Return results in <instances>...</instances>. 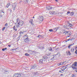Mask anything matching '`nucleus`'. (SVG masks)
I'll use <instances>...</instances> for the list:
<instances>
[{
	"mask_svg": "<svg viewBox=\"0 0 77 77\" xmlns=\"http://www.w3.org/2000/svg\"><path fill=\"white\" fill-rule=\"evenodd\" d=\"M10 3H8L7 5H6V7L7 8H8V7H9V6H10Z\"/></svg>",
	"mask_w": 77,
	"mask_h": 77,
	"instance_id": "412c9836",
	"label": "nucleus"
},
{
	"mask_svg": "<svg viewBox=\"0 0 77 77\" xmlns=\"http://www.w3.org/2000/svg\"><path fill=\"white\" fill-rule=\"evenodd\" d=\"M73 39V40H74V38H72V39H69L68 40H67V41H72V40Z\"/></svg>",
	"mask_w": 77,
	"mask_h": 77,
	"instance_id": "b1692460",
	"label": "nucleus"
},
{
	"mask_svg": "<svg viewBox=\"0 0 77 77\" xmlns=\"http://www.w3.org/2000/svg\"><path fill=\"white\" fill-rule=\"evenodd\" d=\"M5 29V27H4L2 29V31H4V30Z\"/></svg>",
	"mask_w": 77,
	"mask_h": 77,
	"instance_id": "473e14b6",
	"label": "nucleus"
},
{
	"mask_svg": "<svg viewBox=\"0 0 77 77\" xmlns=\"http://www.w3.org/2000/svg\"><path fill=\"white\" fill-rule=\"evenodd\" d=\"M13 29L14 30H15V31H17V29L15 28V26H14Z\"/></svg>",
	"mask_w": 77,
	"mask_h": 77,
	"instance_id": "aec40b11",
	"label": "nucleus"
},
{
	"mask_svg": "<svg viewBox=\"0 0 77 77\" xmlns=\"http://www.w3.org/2000/svg\"><path fill=\"white\" fill-rule=\"evenodd\" d=\"M75 71L76 72H77V68H75Z\"/></svg>",
	"mask_w": 77,
	"mask_h": 77,
	"instance_id": "e433bc0d",
	"label": "nucleus"
},
{
	"mask_svg": "<svg viewBox=\"0 0 77 77\" xmlns=\"http://www.w3.org/2000/svg\"><path fill=\"white\" fill-rule=\"evenodd\" d=\"M38 19L40 21H43V20H44V18H43V17L42 16H39Z\"/></svg>",
	"mask_w": 77,
	"mask_h": 77,
	"instance_id": "6e6552de",
	"label": "nucleus"
},
{
	"mask_svg": "<svg viewBox=\"0 0 77 77\" xmlns=\"http://www.w3.org/2000/svg\"><path fill=\"white\" fill-rule=\"evenodd\" d=\"M33 18H35V17H33Z\"/></svg>",
	"mask_w": 77,
	"mask_h": 77,
	"instance_id": "de8ad7c7",
	"label": "nucleus"
},
{
	"mask_svg": "<svg viewBox=\"0 0 77 77\" xmlns=\"http://www.w3.org/2000/svg\"><path fill=\"white\" fill-rule=\"evenodd\" d=\"M59 29L58 27H57L56 28H54V31H55V32H56V31H57V29Z\"/></svg>",
	"mask_w": 77,
	"mask_h": 77,
	"instance_id": "6ab92c4d",
	"label": "nucleus"
},
{
	"mask_svg": "<svg viewBox=\"0 0 77 77\" xmlns=\"http://www.w3.org/2000/svg\"><path fill=\"white\" fill-rule=\"evenodd\" d=\"M74 12H71L70 13V16H72V15H74Z\"/></svg>",
	"mask_w": 77,
	"mask_h": 77,
	"instance_id": "a211bd4d",
	"label": "nucleus"
},
{
	"mask_svg": "<svg viewBox=\"0 0 77 77\" xmlns=\"http://www.w3.org/2000/svg\"><path fill=\"white\" fill-rule=\"evenodd\" d=\"M1 71L2 72H3L5 74H8L9 73V72L8 71H7L5 70L4 69H2Z\"/></svg>",
	"mask_w": 77,
	"mask_h": 77,
	"instance_id": "0eeeda50",
	"label": "nucleus"
},
{
	"mask_svg": "<svg viewBox=\"0 0 77 77\" xmlns=\"http://www.w3.org/2000/svg\"><path fill=\"white\" fill-rule=\"evenodd\" d=\"M49 32H52L53 29H49Z\"/></svg>",
	"mask_w": 77,
	"mask_h": 77,
	"instance_id": "2f4dec72",
	"label": "nucleus"
},
{
	"mask_svg": "<svg viewBox=\"0 0 77 77\" xmlns=\"http://www.w3.org/2000/svg\"><path fill=\"white\" fill-rule=\"evenodd\" d=\"M50 53H49L48 54H47L48 56H49V55H50Z\"/></svg>",
	"mask_w": 77,
	"mask_h": 77,
	"instance_id": "58836bf2",
	"label": "nucleus"
},
{
	"mask_svg": "<svg viewBox=\"0 0 77 77\" xmlns=\"http://www.w3.org/2000/svg\"><path fill=\"white\" fill-rule=\"evenodd\" d=\"M75 53L76 54H77V51H75Z\"/></svg>",
	"mask_w": 77,
	"mask_h": 77,
	"instance_id": "ea45409f",
	"label": "nucleus"
},
{
	"mask_svg": "<svg viewBox=\"0 0 77 77\" xmlns=\"http://www.w3.org/2000/svg\"><path fill=\"white\" fill-rule=\"evenodd\" d=\"M60 14H61V15L62 14V13H60Z\"/></svg>",
	"mask_w": 77,
	"mask_h": 77,
	"instance_id": "09e8293b",
	"label": "nucleus"
},
{
	"mask_svg": "<svg viewBox=\"0 0 77 77\" xmlns=\"http://www.w3.org/2000/svg\"><path fill=\"white\" fill-rule=\"evenodd\" d=\"M23 21H20L19 19H17L15 24L17 27H20L23 26Z\"/></svg>",
	"mask_w": 77,
	"mask_h": 77,
	"instance_id": "f257e3e1",
	"label": "nucleus"
},
{
	"mask_svg": "<svg viewBox=\"0 0 77 77\" xmlns=\"http://www.w3.org/2000/svg\"><path fill=\"white\" fill-rule=\"evenodd\" d=\"M73 44H74V43H73Z\"/></svg>",
	"mask_w": 77,
	"mask_h": 77,
	"instance_id": "3c124183",
	"label": "nucleus"
},
{
	"mask_svg": "<svg viewBox=\"0 0 77 77\" xmlns=\"http://www.w3.org/2000/svg\"><path fill=\"white\" fill-rule=\"evenodd\" d=\"M12 50H14V49H12Z\"/></svg>",
	"mask_w": 77,
	"mask_h": 77,
	"instance_id": "8fccbe9b",
	"label": "nucleus"
},
{
	"mask_svg": "<svg viewBox=\"0 0 77 77\" xmlns=\"http://www.w3.org/2000/svg\"><path fill=\"white\" fill-rule=\"evenodd\" d=\"M48 59V57L46 56H44L43 57V60H47Z\"/></svg>",
	"mask_w": 77,
	"mask_h": 77,
	"instance_id": "9d476101",
	"label": "nucleus"
},
{
	"mask_svg": "<svg viewBox=\"0 0 77 77\" xmlns=\"http://www.w3.org/2000/svg\"><path fill=\"white\" fill-rule=\"evenodd\" d=\"M76 66L77 67V62H75L72 65V67L73 69L76 68Z\"/></svg>",
	"mask_w": 77,
	"mask_h": 77,
	"instance_id": "423d86ee",
	"label": "nucleus"
},
{
	"mask_svg": "<svg viewBox=\"0 0 77 77\" xmlns=\"http://www.w3.org/2000/svg\"><path fill=\"white\" fill-rule=\"evenodd\" d=\"M67 68L66 66H64L63 67L61 68V70H60L59 72H62V71H63L64 70H65Z\"/></svg>",
	"mask_w": 77,
	"mask_h": 77,
	"instance_id": "39448f33",
	"label": "nucleus"
},
{
	"mask_svg": "<svg viewBox=\"0 0 77 77\" xmlns=\"http://www.w3.org/2000/svg\"><path fill=\"white\" fill-rule=\"evenodd\" d=\"M56 2H58V0H55Z\"/></svg>",
	"mask_w": 77,
	"mask_h": 77,
	"instance_id": "c03bdc74",
	"label": "nucleus"
},
{
	"mask_svg": "<svg viewBox=\"0 0 77 77\" xmlns=\"http://www.w3.org/2000/svg\"><path fill=\"white\" fill-rule=\"evenodd\" d=\"M36 67V66L35 65L32 66L31 68L32 69H34Z\"/></svg>",
	"mask_w": 77,
	"mask_h": 77,
	"instance_id": "5701e85b",
	"label": "nucleus"
},
{
	"mask_svg": "<svg viewBox=\"0 0 77 77\" xmlns=\"http://www.w3.org/2000/svg\"><path fill=\"white\" fill-rule=\"evenodd\" d=\"M13 77H24V75H20L18 74H16L13 75Z\"/></svg>",
	"mask_w": 77,
	"mask_h": 77,
	"instance_id": "20e7f679",
	"label": "nucleus"
},
{
	"mask_svg": "<svg viewBox=\"0 0 77 77\" xmlns=\"http://www.w3.org/2000/svg\"><path fill=\"white\" fill-rule=\"evenodd\" d=\"M0 44H2V42H0Z\"/></svg>",
	"mask_w": 77,
	"mask_h": 77,
	"instance_id": "49530a36",
	"label": "nucleus"
},
{
	"mask_svg": "<svg viewBox=\"0 0 77 77\" xmlns=\"http://www.w3.org/2000/svg\"><path fill=\"white\" fill-rule=\"evenodd\" d=\"M6 49H7V48H4L2 49V51H5V50H6Z\"/></svg>",
	"mask_w": 77,
	"mask_h": 77,
	"instance_id": "cd10ccee",
	"label": "nucleus"
},
{
	"mask_svg": "<svg viewBox=\"0 0 77 77\" xmlns=\"http://www.w3.org/2000/svg\"><path fill=\"white\" fill-rule=\"evenodd\" d=\"M52 9V7H50L49 8H48L47 9V10H50V9Z\"/></svg>",
	"mask_w": 77,
	"mask_h": 77,
	"instance_id": "4be33fe9",
	"label": "nucleus"
},
{
	"mask_svg": "<svg viewBox=\"0 0 77 77\" xmlns=\"http://www.w3.org/2000/svg\"><path fill=\"white\" fill-rule=\"evenodd\" d=\"M39 74H40V73L39 72H34V75H39Z\"/></svg>",
	"mask_w": 77,
	"mask_h": 77,
	"instance_id": "4468645a",
	"label": "nucleus"
},
{
	"mask_svg": "<svg viewBox=\"0 0 77 77\" xmlns=\"http://www.w3.org/2000/svg\"><path fill=\"white\" fill-rule=\"evenodd\" d=\"M25 56H28L29 55V54L27 53H25Z\"/></svg>",
	"mask_w": 77,
	"mask_h": 77,
	"instance_id": "c756f323",
	"label": "nucleus"
},
{
	"mask_svg": "<svg viewBox=\"0 0 77 77\" xmlns=\"http://www.w3.org/2000/svg\"><path fill=\"white\" fill-rule=\"evenodd\" d=\"M26 3H28V0H26Z\"/></svg>",
	"mask_w": 77,
	"mask_h": 77,
	"instance_id": "a19ab883",
	"label": "nucleus"
},
{
	"mask_svg": "<svg viewBox=\"0 0 77 77\" xmlns=\"http://www.w3.org/2000/svg\"><path fill=\"white\" fill-rule=\"evenodd\" d=\"M38 38H39L40 37V35H38Z\"/></svg>",
	"mask_w": 77,
	"mask_h": 77,
	"instance_id": "a18cd8bd",
	"label": "nucleus"
},
{
	"mask_svg": "<svg viewBox=\"0 0 77 77\" xmlns=\"http://www.w3.org/2000/svg\"><path fill=\"white\" fill-rule=\"evenodd\" d=\"M24 40L25 42H26V43L28 42L29 41L28 39V38H26V39H25Z\"/></svg>",
	"mask_w": 77,
	"mask_h": 77,
	"instance_id": "f3484780",
	"label": "nucleus"
},
{
	"mask_svg": "<svg viewBox=\"0 0 77 77\" xmlns=\"http://www.w3.org/2000/svg\"><path fill=\"white\" fill-rule=\"evenodd\" d=\"M50 14H51V15H52L54 14V15H56V14H57V13H56V12L55 11H51L50 12H49Z\"/></svg>",
	"mask_w": 77,
	"mask_h": 77,
	"instance_id": "1a4fd4ad",
	"label": "nucleus"
},
{
	"mask_svg": "<svg viewBox=\"0 0 77 77\" xmlns=\"http://www.w3.org/2000/svg\"><path fill=\"white\" fill-rule=\"evenodd\" d=\"M5 26H6L7 27L8 26V23H6L5 25Z\"/></svg>",
	"mask_w": 77,
	"mask_h": 77,
	"instance_id": "72a5a7b5",
	"label": "nucleus"
},
{
	"mask_svg": "<svg viewBox=\"0 0 77 77\" xmlns=\"http://www.w3.org/2000/svg\"><path fill=\"white\" fill-rule=\"evenodd\" d=\"M39 63H40V64H42V63H43V61L41 59L39 61Z\"/></svg>",
	"mask_w": 77,
	"mask_h": 77,
	"instance_id": "2eb2a0df",
	"label": "nucleus"
},
{
	"mask_svg": "<svg viewBox=\"0 0 77 77\" xmlns=\"http://www.w3.org/2000/svg\"><path fill=\"white\" fill-rule=\"evenodd\" d=\"M71 45H69V46H68V48H69L70 49V47H71Z\"/></svg>",
	"mask_w": 77,
	"mask_h": 77,
	"instance_id": "c85d7f7f",
	"label": "nucleus"
},
{
	"mask_svg": "<svg viewBox=\"0 0 77 77\" xmlns=\"http://www.w3.org/2000/svg\"><path fill=\"white\" fill-rule=\"evenodd\" d=\"M20 34H23V32H20Z\"/></svg>",
	"mask_w": 77,
	"mask_h": 77,
	"instance_id": "c9c22d12",
	"label": "nucleus"
},
{
	"mask_svg": "<svg viewBox=\"0 0 77 77\" xmlns=\"http://www.w3.org/2000/svg\"><path fill=\"white\" fill-rule=\"evenodd\" d=\"M49 50H50V51H52V49L51 48H50L49 49Z\"/></svg>",
	"mask_w": 77,
	"mask_h": 77,
	"instance_id": "f704fd0d",
	"label": "nucleus"
},
{
	"mask_svg": "<svg viewBox=\"0 0 77 77\" xmlns=\"http://www.w3.org/2000/svg\"><path fill=\"white\" fill-rule=\"evenodd\" d=\"M65 63L64 62H63V63H59L58 64V66H60V65H62L63 64Z\"/></svg>",
	"mask_w": 77,
	"mask_h": 77,
	"instance_id": "dca6fc26",
	"label": "nucleus"
},
{
	"mask_svg": "<svg viewBox=\"0 0 77 77\" xmlns=\"http://www.w3.org/2000/svg\"><path fill=\"white\" fill-rule=\"evenodd\" d=\"M69 51H67L66 52V53H67V54H68V52H69Z\"/></svg>",
	"mask_w": 77,
	"mask_h": 77,
	"instance_id": "79ce46f5",
	"label": "nucleus"
},
{
	"mask_svg": "<svg viewBox=\"0 0 77 77\" xmlns=\"http://www.w3.org/2000/svg\"><path fill=\"white\" fill-rule=\"evenodd\" d=\"M33 22V20H31L30 21H29V23L32 24V26H33L34 24H33V23L32 22Z\"/></svg>",
	"mask_w": 77,
	"mask_h": 77,
	"instance_id": "ddd939ff",
	"label": "nucleus"
},
{
	"mask_svg": "<svg viewBox=\"0 0 77 77\" xmlns=\"http://www.w3.org/2000/svg\"><path fill=\"white\" fill-rule=\"evenodd\" d=\"M56 55L57 56H60V53H58Z\"/></svg>",
	"mask_w": 77,
	"mask_h": 77,
	"instance_id": "a878e982",
	"label": "nucleus"
},
{
	"mask_svg": "<svg viewBox=\"0 0 77 77\" xmlns=\"http://www.w3.org/2000/svg\"><path fill=\"white\" fill-rule=\"evenodd\" d=\"M63 33H65L66 35H67L68 37H69L70 36H71V32L69 31H66V30H65L64 31H63Z\"/></svg>",
	"mask_w": 77,
	"mask_h": 77,
	"instance_id": "7ed1b4c3",
	"label": "nucleus"
},
{
	"mask_svg": "<svg viewBox=\"0 0 77 77\" xmlns=\"http://www.w3.org/2000/svg\"><path fill=\"white\" fill-rule=\"evenodd\" d=\"M28 38V35H26L23 37L24 40L26 39H27Z\"/></svg>",
	"mask_w": 77,
	"mask_h": 77,
	"instance_id": "f8f14e48",
	"label": "nucleus"
},
{
	"mask_svg": "<svg viewBox=\"0 0 77 77\" xmlns=\"http://www.w3.org/2000/svg\"><path fill=\"white\" fill-rule=\"evenodd\" d=\"M72 25L71 23H67L66 27L64 26V27L66 29H71V27H72Z\"/></svg>",
	"mask_w": 77,
	"mask_h": 77,
	"instance_id": "f03ea898",
	"label": "nucleus"
},
{
	"mask_svg": "<svg viewBox=\"0 0 77 77\" xmlns=\"http://www.w3.org/2000/svg\"><path fill=\"white\" fill-rule=\"evenodd\" d=\"M8 47H11V45H8Z\"/></svg>",
	"mask_w": 77,
	"mask_h": 77,
	"instance_id": "37998d69",
	"label": "nucleus"
},
{
	"mask_svg": "<svg viewBox=\"0 0 77 77\" xmlns=\"http://www.w3.org/2000/svg\"><path fill=\"white\" fill-rule=\"evenodd\" d=\"M56 54H54L53 55V56H54V57H55V56H56Z\"/></svg>",
	"mask_w": 77,
	"mask_h": 77,
	"instance_id": "4c0bfd02",
	"label": "nucleus"
},
{
	"mask_svg": "<svg viewBox=\"0 0 77 77\" xmlns=\"http://www.w3.org/2000/svg\"><path fill=\"white\" fill-rule=\"evenodd\" d=\"M68 52V53L67 54H69V55H71V53H70V52L69 51V52Z\"/></svg>",
	"mask_w": 77,
	"mask_h": 77,
	"instance_id": "7c9ffc66",
	"label": "nucleus"
},
{
	"mask_svg": "<svg viewBox=\"0 0 77 77\" xmlns=\"http://www.w3.org/2000/svg\"><path fill=\"white\" fill-rule=\"evenodd\" d=\"M70 11H68L67 13V14L68 15H70Z\"/></svg>",
	"mask_w": 77,
	"mask_h": 77,
	"instance_id": "bb28decb",
	"label": "nucleus"
},
{
	"mask_svg": "<svg viewBox=\"0 0 77 77\" xmlns=\"http://www.w3.org/2000/svg\"><path fill=\"white\" fill-rule=\"evenodd\" d=\"M29 52H30V54H32V53H35V51H29Z\"/></svg>",
	"mask_w": 77,
	"mask_h": 77,
	"instance_id": "393cba45",
	"label": "nucleus"
},
{
	"mask_svg": "<svg viewBox=\"0 0 77 77\" xmlns=\"http://www.w3.org/2000/svg\"><path fill=\"white\" fill-rule=\"evenodd\" d=\"M12 8H13V10L14 11L15 10V7H16L17 6L16 5H15V3H14L12 5Z\"/></svg>",
	"mask_w": 77,
	"mask_h": 77,
	"instance_id": "9b49d317",
	"label": "nucleus"
}]
</instances>
